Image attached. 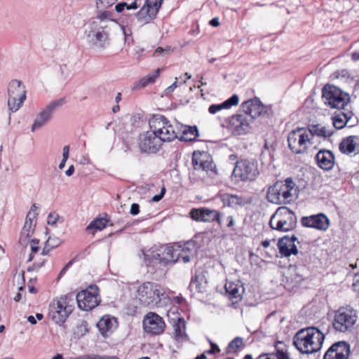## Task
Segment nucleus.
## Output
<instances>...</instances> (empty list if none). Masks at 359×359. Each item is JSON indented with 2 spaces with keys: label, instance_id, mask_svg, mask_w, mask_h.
<instances>
[{
  "label": "nucleus",
  "instance_id": "nucleus-1",
  "mask_svg": "<svg viewBox=\"0 0 359 359\" xmlns=\"http://www.w3.org/2000/svg\"><path fill=\"white\" fill-rule=\"evenodd\" d=\"M123 34L126 39L124 27L113 18V14L108 11H100L97 15L89 22L86 29L87 41L90 47L97 52L107 48L112 37Z\"/></svg>",
  "mask_w": 359,
  "mask_h": 359
},
{
  "label": "nucleus",
  "instance_id": "nucleus-2",
  "mask_svg": "<svg viewBox=\"0 0 359 359\" xmlns=\"http://www.w3.org/2000/svg\"><path fill=\"white\" fill-rule=\"evenodd\" d=\"M137 298L142 305L150 309L162 308L170 302V297L166 289L153 282H145L137 290Z\"/></svg>",
  "mask_w": 359,
  "mask_h": 359
},
{
  "label": "nucleus",
  "instance_id": "nucleus-3",
  "mask_svg": "<svg viewBox=\"0 0 359 359\" xmlns=\"http://www.w3.org/2000/svg\"><path fill=\"white\" fill-rule=\"evenodd\" d=\"M324 334L315 327L299 330L293 338L294 346L302 353L310 354L318 351L323 344Z\"/></svg>",
  "mask_w": 359,
  "mask_h": 359
},
{
  "label": "nucleus",
  "instance_id": "nucleus-4",
  "mask_svg": "<svg viewBox=\"0 0 359 359\" xmlns=\"http://www.w3.org/2000/svg\"><path fill=\"white\" fill-rule=\"evenodd\" d=\"M295 184L291 178L285 182H278L270 187L267 191V199L274 204H284L293 200Z\"/></svg>",
  "mask_w": 359,
  "mask_h": 359
},
{
  "label": "nucleus",
  "instance_id": "nucleus-5",
  "mask_svg": "<svg viewBox=\"0 0 359 359\" xmlns=\"http://www.w3.org/2000/svg\"><path fill=\"white\" fill-rule=\"evenodd\" d=\"M288 147L296 154L306 153L312 147H316L315 142L307 128H299L291 131L287 136Z\"/></svg>",
  "mask_w": 359,
  "mask_h": 359
},
{
  "label": "nucleus",
  "instance_id": "nucleus-6",
  "mask_svg": "<svg viewBox=\"0 0 359 359\" xmlns=\"http://www.w3.org/2000/svg\"><path fill=\"white\" fill-rule=\"evenodd\" d=\"M73 309V299L67 295H62L51 302L48 316L55 323L60 325L66 320Z\"/></svg>",
  "mask_w": 359,
  "mask_h": 359
},
{
  "label": "nucleus",
  "instance_id": "nucleus-7",
  "mask_svg": "<svg viewBox=\"0 0 359 359\" xmlns=\"http://www.w3.org/2000/svg\"><path fill=\"white\" fill-rule=\"evenodd\" d=\"M269 224L271 229L279 231L293 230L297 224L294 213L287 207H280L271 216Z\"/></svg>",
  "mask_w": 359,
  "mask_h": 359
},
{
  "label": "nucleus",
  "instance_id": "nucleus-8",
  "mask_svg": "<svg viewBox=\"0 0 359 359\" xmlns=\"http://www.w3.org/2000/svg\"><path fill=\"white\" fill-rule=\"evenodd\" d=\"M150 128L161 142H171L177 137V133L170 121L162 115L154 116L149 122Z\"/></svg>",
  "mask_w": 359,
  "mask_h": 359
},
{
  "label": "nucleus",
  "instance_id": "nucleus-9",
  "mask_svg": "<svg viewBox=\"0 0 359 359\" xmlns=\"http://www.w3.org/2000/svg\"><path fill=\"white\" fill-rule=\"evenodd\" d=\"M323 99L327 106L337 109H345L350 102L348 93L332 85H327L323 88Z\"/></svg>",
  "mask_w": 359,
  "mask_h": 359
},
{
  "label": "nucleus",
  "instance_id": "nucleus-10",
  "mask_svg": "<svg viewBox=\"0 0 359 359\" xmlns=\"http://www.w3.org/2000/svg\"><path fill=\"white\" fill-rule=\"evenodd\" d=\"M259 175L258 164L255 160L238 161L231 174L233 180L243 182L254 180Z\"/></svg>",
  "mask_w": 359,
  "mask_h": 359
},
{
  "label": "nucleus",
  "instance_id": "nucleus-11",
  "mask_svg": "<svg viewBox=\"0 0 359 359\" xmlns=\"http://www.w3.org/2000/svg\"><path fill=\"white\" fill-rule=\"evenodd\" d=\"M358 319L357 311L351 306L342 307L337 310L333 322L334 328L341 332L351 330Z\"/></svg>",
  "mask_w": 359,
  "mask_h": 359
},
{
  "label": "nucleus",
  "instance_id": "nucleus-12",
  "mask_svg": "<svg viewBox=\"0 0 359 359\" xmlns=\"http://www.w3.org/2000/svg\"><path fill=\"white\" fill-rule=\"evenodd\" d=\"M26 99L25 86L17 79L12 80L8 88V107L11 112L17 111Z\"/></svg>",
  "mask_w": 359,
  "mask_h": 359
},
{
  "label": "nucleus",
  "instance_id": "nucleus-13",
  "mask_svg": "<svg viewBox=\"0 0 359 359\" xmlns=\"http://www.w3.org/2000/svg\"><path fill=\"white\" fill-rule=\"evenodd\" d=\"M252 124L251 118L241 112L230 117L227 129L233 136L239 137L249 134Z\"/></svg>",
  "mask_w": 359,
  "mask_h": 359
},
{
  "label": "nucleus",
  "instance_id": "nucleus-14",
  "mask_svg": "<svg viewBox=\"0 0 359 359\" xmlns=\"http://www.w3.org/2000/svg\"><path fill=\"white\" fill-rule=\"evenodd\" d=\"M78 306L83 311H89L96 307L100 298L98 287L96 285H90L87 289L79 292L76 294Z\"/></svg>",
  "mask_w": 359,
  "mask_h": 359
},
{
  "label": "nucleus",
  "instance_id": "nucleus-15",
  "mask_svg": "<svg viewBox=\"0 0 359 359\" xmlns=\"http://www.w3.org/2000/svg\"><path fill=\"white\" fill-rule=\"evenodd\" d=\"M163 0H145L140 10L136 13L137 22L141 25L149 23L156 18Z\"/></svg>",
  "mask_w": 359,
  "mask_h": 359
},
{
  "label": "nucleus",
  "instance_id": "nucleus-16",
  "mask_svg": "<svg viewBox=\"0 0 359 359\" xmlns=\"http://www.w3.org/2000/svg\"><path fill=\"white\" fill-rule=\"evenodd\" d=\"M65 103V100L64 98H61L57 100H54L50 102L45 109H43L39 114L36 116L32 126L31 128V130L34 132L35 130L39 129L46 123H48L52 118L53 114L55 110L62 107Z\"/></svg>",
  "mask_w": 359,
  "mask_h": 359
},
{
  "label": "nucleus",
  "instance_id": "nucleus-17",
  "mask_svg": "<svg viewBox=\"0 0 359 359\" xmlns=\"http://www.w3.org/2000/svg\"><path fill=\"white\" fill-rule=\"evenodd\" d=\"M137 144L142 152L155 153L159 150L162 142L151 129L139 135Z\"/></svg>",
  "mask_w": 359,
  "mask_h": 359
},
{
  "label": "nucleus",
  "instance_id": "nucleus-18",
  "mask_svg": "<svg viewBox=\"0 0 359 359\" xmlns=\"http://www.w3.org/2000/svg\"><path fill=\"white\" fill-rule=\"evenodd\" d=\"M144 331L150 334L158 335L163 332L165 323L162 317L154 312L148 313L143 319Z\"/></svg>",
  "mask_w": 359,
  "mask_h": 359
},
{
  "label": "nucleus",
  "instance_id": "nucleus-19",
  "mask_svg": "<svg viewBox=\"0 0 359 359\" xmlns=\"http://www.w3.org/2000/svg\"><path fill=\"white\" fill-rule=\"evenodd\" d=\"M39 206L33 204L27 215L26 221L22 228L20 241L25 243L28 238L32 235L36 224Z\"/></svg>",
  "mask_w": 359,
  "mask_h": 359
},
{
  "label": "nucleus",
  "instance_id": "nucleus-20",
  "mask_svg": "<svg viewBox=\"0 0 359 359\" xmlns=\"http://www.w3.org/2000/svg\"><path fill=\"white\" fill-rule=\"evenodd\" d=\"M302 226L319 231H326L330 226V220L323 213L303 217L301 219Z\"/></svg>",
  "mask_w": 359,
  "mask_h": 359
},
{
  "label": "nucleus",
  "instance_id": "nucleus-21",
  "mask_svg": "<svg viewBox=\"0 0 359 359\" xmlns=\"http://www.w3.org/2000/svg\"><path fill=\"white\" fill-rule=\"evenodd\" d=\"M190 217L197 222H210L216 220L219 224H222L221 214L215 210L205 208H193L190 211Z\"/></svg>",
  "mask_w": 359,
  "mask_h": 359
},
{
  "label": "nucleus",
  "instance_id": "nucleus-22",
  "mask_svg": "<svg viewBox=\"0 0 359 359\" xmlns=\"http://www.w3.org/2000/svg\"><path fill=\"white\" fill-rule=\"evenodd\" d=\"M349 354V345L345 341H338L327 350L323 359H348Z\"/></svg>",
  "mask_w": 359,
  "mask_h": 359
},
{
  "label": "nucleus",
  "instance_id": "nucleus-23",
  "mask_svg": "<svg viewBox=\"0 0 359 359\" xmlns=\"http://www.w3.org/2000/svg\"><path fill=\"white\" fill-rule=\"evenodd\" d=\"M241 111L243 114L249 116L253 123L255 118L266 112V107L258 99H252L242 104Z\"/></svg>",
  "mask_w": 359,
  "mask_h": 359
},
{
  "label": "nucleus",
  "instance_id": "nucleus-24",
  "mask_svg": "<svg viewBox=\"0 0 359 359\" xmlns=\"http://www.w3.org/2000/svg\"><path fill=\"white\" fill-rule=\"evenodd\" d=\"M175 255L177 262L187 263L194 257L196 253V245L194 242H187L184 245H175Z\"/></svg>",
  "mask_w": 359,
  "mask_h": 359
},
{
  "label": "nucleus",
  "instance_id": "nucleus-25",
  "mask_svg": "<svg viewBox=\"0 0 359 359\" xmlns=\"http://www.w3.org/2000/svg\"><path fill=\"white\" fill-rule=\"evenodd\" d=\"M295 236H285L280 238L278 243V248L282 256L290 257L298 253L297 247L295 245L297 241Z\"/></svg>",
  "mask_w": 359,
  "mask_h": 359
},
{
  "label": "nucleus",
  "instance_id": "nucleus-26",
  "mask_svg": "<svg viewBox=\"0 0 359 359\" xmlns=\"http://www.w3.org/2000/svg\"><path fill=\"white\" fill-rule=\"evenodd\" d=\"M192 163L196 170H203L206 172H214L215 168L212 161L205 154H194Z\"/></svg>",
  "mask_w": 359,
  "mask_h": 359
},
{
  "label": "nucleus",
  "instance_id": "nucleus-27",
  "mask_svg": "<svg viewBox=\"0 0 359 359\" xmlns=\"http://www.w3.org/2000/svg\"><path fill=\"white\" fill-rule=\"evenodd\" d=\"M97 326L101 334L106 337L116 329L118 324L115 318L106 315L98 321Z\"/></svg>",
  "mask_w": 359,
  "mask_h": 359
},
{
  "label": "nucleus",
  "instance_id": "nucleus-28",
  "mask_svg": "<svg viewBox=\"0 0 359 359\" xmlns=\"http://www.w3.org/2000/svg\"><path fill=\"white\" fill-rule=\"evenodd\" d=\"M318 165L325 170H331L334 165V156L330 150H320L316 156Z\"/></svg>",
  "mask_w": 359,
  "mask_h": 359
},
{
  "label": "nucleus",
  "instance_id": "nucleus-29",
  "mask_svg": "<svg viewBox=\"0 0 359 359\" xmlns=\"http://www.w3.org/2000/svg\"><path fill=\"white\" fill-rule=\"evenodd\" d=\"M175 245L173 246H167L164 248L162 254L156 253L152 255V259L158 260L159 262L167 264L169 263L174 264L177 262L175 255Z\"/></svg>",
  "mask_w": 359,
  "mask_h": 359
},
{
  "label": "nucleus",
  "instance_id": "nucleus-30",
  "mask_svg": "<svg viewBox=\"0 0 359 359\" xmlns=\"http://www.w3.org/2000/svg\"><path fill=\"white\" fill-rule=\"evenodd\" d=\"M239 103V97L234 94L231 97L225 100L221 104H211L208 108V112L211 114H215L223 109H230L233 107H236Z\"/></svg>",
  "mask_w": 359,
  "mask_h": 359
},
{
  "label": "nucleus",
  "instance_id": "nucleus-31",
  "mask_svg": "<svg viewBox=\"0 0 359 359\" xmlns=\"http://www.w3.org/2000/svg\"><path fill=\"white\" fill-rule=\"evenodd\" d=\"M358 137L357 136H349L344 139L339 144V150L341 153L350 155L355 154V149L358 145Z\"/></svg>",
  "mask_w": 359,
  "mask_h": 359
},
{
  "label": "nucleus",
  "instance_id": "nucleus-32",
  "mask_svg": "<svg viewBox=\"0 0 359 359\" xmlns=\"http://www.w3.org/2000/svg\"><path fill=\"white\" fill-rule=\"evenodd\" d=\"M307 130L311 135V140L313 141L316 136L326 138L330 137L334 133L332 129L320 124L311 126Z\"/></svg>",
  "mask_w": 359,
  "mask_h": 359
},
{
  "label": "nucleus",
  "instance_id": "nucleus-33",
  "mask_svg": "<svg viewBox=\"0 0 359 359\" xmlns=\"http://www.w3.org/2000/svg\"><path fill=\"white\" fill-rule=\"evenodd\" d=\"M351 118V111H341L332 117L333 126L337 129H341L346 126Z\"/></svg>",
  "mask_w": 359,
  "mask_h": 359
},
{
  "label": "nucleus",
  "instance_id": "nucleus-34",
  "mask_svg": "<svg viewBox=\"0 0 359 359\" xmlns=\"http://www.w3.org/2000/svg\"><path fill=\"white\" fill-rule=\"evenodd\" d=\"M225 290L230 297L238 298L241 296L243 288L241 283L237 280L236 282L226 281L225 284Z\"/></svg>",
  "mask_w": 359,
  "mask_h": 359
},
{
  "label": "nucleus",
  "instance_id": "nucleus-35",
  "mask_svg": "<svg viewBox=\"0 0 359 359\" xmlns=\"http://www.w3.org/2000/svg\"><path fill=\"white\" fill-rule=\"evenodd\" d=\"M174 337L177 341H183L187 339L185 321L179 319L174 326Z\"/></svg>",
  "mask_w": 359,
  "mask_h": 359
},
{
  "label": "nucleus",
  "instance_id": "nucleus-36",
  "mask_svg": "<svg viewBox=\"0 0 359 359\" xmlns=\"http://www.w3.org/2000/svg\"><path fill=\"white\" fill-rule=\"evenodd\" d=\"M198 136L197 128L196 126H188L184 129L180 140L182 141L190 142L194 140Z\"/></svg>",
  "mask_w": 359,
  "mask_h": 359
},
{
  "label": "nucleus",
  "instance_id": "nucleus-37",
  "mask_svg": "<svg viewBox=\"0 0 359 359\" xmlns=\"http://www.w3.org/2000/svg\"><path fill=\"white\" fill-rule=\"evenodd\" d=\"M220 198L224 205H225L234 207L241 204V198L236 195L222 194L220 195Z\"/></svg>",
  "mask_w": 359,
  "mask_h": 359
},
{
  "label": "nucleus",
  "instance_id": "nucleus-38",
  "mask_svg": "<svg viewBox=\"0 0 359 359\" xmlns=\"http://www.w3.org/2000/svg\"><path fill=\"white\" fill-rule=\"evenodd\" d=\"M60 243H61V241L57 237H55V236L50 237V236L47 239V241L45 243V245L42 250L41 254L43 255H47L52 249L60 245Z\"/></svg>",
  "mask_w": 359,
  "mask_h": 359
},
{
  "label": "nucleus",
  "instance_id": "nucleus-39",
  "mask_svg": "<svg viewBox=\"0 0 359 359\" xmlns=\"http://www.w3.org/2000/svg\"><path fill=\"white\" fill-rule=\"evenodd\" d=\"M282 345H283L282 342H278L276 346V353L266 354V357H271L273 359H290L287 351L280 347Z\"/></svg>",
  "mask_w": 359,
  "mask_h": 359
},
{
  "label": "nucleus",
  "instance_id": "nucleus-40",
  "mask_svg": "<svg viewBox=\"0 0 359 359\" xmlns=\"http://www.w3.org/2000/svg\"><path fill=\"white\" fill-rule=\"evenodd\" d=\"M107 219L104 218H97L90 222V224L88 226L87 229H95L101 231L106 227Z\"/></svg>",
  "mask_w": 359,
  "mask_h": 359
},
{
  "label": "nucleus",
  "instance_id": "nucleus-41",
  "mask_svg": "<svg viewBox=\"0 0 359 359\" xmlns=\"http://www.w3.org/2000/svg\"><path fill=\"white\" fill-rule=\"evenodd\" d=\"M160 69H157L154 72L147 75L140 81V84L144 87L148 84L154 83L159 76Z\"/></svg>",
  "mask_w": 359,
  "mask_h": 359
},
{
  "label": "nucleus",
  "instance_id": "nucleus-42",
  "mask_svg": "<svg viewBox=\"0 0 359 359\" xmlns=\"http://www.w3.org/2000/svg\"><path fill=\"white\" fill-rule=\"evenodd\" d=\"M292 273H293V278L296 282H300L303 280V277L304 276L305 268L303 266L296 267L293 266L290 268Z\"/></svg>",
  "mask_w": 359,
  "mask_h": 359
},
{
  "label": "nucleus",
  "instance_id": "nucleus-43",
  "mask_svg": "<svg viewBox=\"0 0 359 359\" xmlns=\"http://www.w3.org/2000/svg\"><path fill=\"white\" fill-rule=\"evenodd\" d=\"M243 344V339L241 337H236L233 339L228 346L229 351H236Z\"/></svg>",
  "mask_w": 359,
  "mask_h": 359
},
{
  "label": "nucleus",
  "instance_id": "nucleus-44",
  "mask_svg": "<svg viewBox=\"0 0 359 359\" xmlns=\"http://www.w3.org/2000/svg\"><path fill=\"white\" fill-rule=\"evenodd\" d=\"M118 0H96L95 4L99 9H107L114 5Z\"/></svg>",
  "mask_w": 359,
  "mask_h": 359
},
{
  "label": "nucleus",
  "instance_id": "nucleus-45",
  "mask_svg": "<svg viewBox=\"0 0 359 359\" xmlns=\"http://www.w3.org/2000/svg\"><path fill=\"white\" fill-rule=\"evenodd\" d=\"M182 84L181 81H178V78H175V81L168 88H166L164 90V95L165 96L170 95L172 92L178 87Z\"/></svg>",
  "mask_w": 359,
  "mask_h": 359
},
{
  "label": "nucleus",
  "instance_id": "nucleus-46",
  "mask_svg": "<svg viewBox=\"0 0 359 359\" xmlns=\"http://www.w3.org/2000/svg\"><path fill=\"white\" fill-rule=\"evenodd\" d=\"M60 219V215L57 212H50L48 215L47 223L49 225H55L56 223Z\"/></svg>",
  "mask_w": 359,
  "mask_h": 359
},
{
  "label": "nucleus",
  "instance_id": "nucleus-47",
  "mask_svg": "<svg viewBox=\"0 0 359 359\" xmlns=\"http://www.w3.org/2000/svg\"><path fill=\"white\" fill-rule=\"evenodd\" d=\"M170 51V48H161V47H158V48L156 49V50L154 51V57H158V56H163L167 53H168Z\"/></svg>",
  "mask_w": 359,
  "mask_h": 359
},
{
  "label": "nucleus",
  "instance_id": "nucleus-48",
  "mask_svg": "<svg viewBox=\"0 0 359 359\" xmlns=\"http://www.w3.org/2000/svg\"><path fill=\"white\" fill-rule=\"evenodd\" d=\"M140 212V206L137 203H133L130 207V213L132 215H137Z\"/></svg>",
  "mask_w": 359,
  "mask_h": 359
},
{
  "label": "nucleus",
  "instance_id": "nucleus-49",
  "mask_svg": "<svg viewBox=\"0 0 359 359\" xmlns=\"http://www.w3.org/2000/svg\"><path fill=\"white\" fill-rule=\"evenodd\" d=\"M127 3L126 2H121L118 3L115 6V11L118 13H121L125 8H126Z\"/></svg>",
  "mask_w": 359,
  "mask_h": 359
},
{
  "label": "nucleus",
  "instance_id": "nucleus-50",
  "mask_svg": "<svg viewBox=\"0 0 359 359\" xmlns=\"http://www.w3.org/2000/svg\"><path fill=\"white\" fill-rule=\"evenodd\" d=\"M39 241L37 240L33 239L30 241V248L32 252H37Z\"/></svg>",
  "mask_w": 359,
  "mask_h": 359
},
{
  "label": "nucleus",
  "instance_id": "nucleus-51",
  "mask_svg": "<svg viewBox=\"0 0 359 359\" xmlns=\"http://www.w3.org/2000/svg\"><path fill=\"white\" fill-rule=\"evenodd\" d=\"M69 156V147L66 145L62 149V159L67 161Z\"/></svg>",
  "mask_w": 359,
  "mask_h": 359
},
{
  "label": "nucleus",
  "instance_id": "nucleus-52",
  "mask_svg": "<svg viewBox=\"0 0 359 359\" xmlns=\"http://www.w3.org/2000/svg\"><path fill=\"white\" fill-rule=\"evenodd\" d=\"M138 8V4H137V1H134L132 4H127V6H126V9L128 10H135V9H137Z\"/></svg>",
  "mask_w": 359,
  "mask_h": 359
},
{
  "label": "nucleus",
  "instance_id": "nucleus-53",
  "mask_svg": "<svg viewBox=\"0 0 359 359\" xmlns=\"http://www.w3.org/2000/svg\"><path fill=\"white\" fill-rule=\"evenodd\" d=\"M226 221H227L226 226L228 227H231V226H234L235 222H234V219L232 216H229L226 218Z\"/></svg>",
  "mask_w": 359,
  "mask_h": 359
},
{
  "label": "nucleus",
  "instance_id": "nucleus-54",
  "mask_svg": "<svg viewBox=\"0 0 359 359\" xmlns=\"http://www.w3.org/2000/svg\"><path fill=\"white\" fill-rule=\"evenodd\" d=\"M74 172V166L71 165L69 168L65 171V175L68 177L72 176Z\"/></svg>",
  "mask_w": 359,
  "mask_h": 359
},
{
  "label": "nucleus",
  "instance_id": "nucleus-55",
  "mask_svg": "<svg viewBox=\"0 0 359 359\" xmlns=\"http://www.w3.org/2000/svg\"><path fill=\"white\" fill-rule=\"evenodd\" d=\"M163 194H164V189H163V190L161 191V193L160 194L155 195V196L152 198V201H155V202L159 201L162 198V197H163Z\"/></svg>",
  "mask_w": 359,
  "mask_h": 359
},
{
  "label": "nucleus",
  "instance_id": "nucleus-56",
  "mask_svg": "<svg viewBox=\"0 0 359 359\" xmlns=\"http://www.w3.org/2000/svg\"><path fill=\"white\" fill-rule=\"evenodd\" d=\"M210 24L213 27H217L219 25V19L215 18L210 21Z\"/></svg>",
  "mask_w": 359,
  "mask_h": 359
},
{
  "label": "nucleus",
  "instance_id": "nucleus-57",
  "mask_svg": "<svg viewBox=\"0 0 359 359\" xmlns=\"http://www.w3.org/2000/svg\"><path fill=\"white\" fill-rule=\"evenodd\" d=\"M93 359H117L116 356H96Z\"/></svg>",
  "mask_w": 359,
  "mask_h": 359
},
{
  "label": "nucleus",
  "instance_id": "nucleus-58",
  "mask_svg": "<svg viewBox=\"0 0 359 359\" xmlns=\"http://www.w3.org/2000/svg\"><path fill=\"white\" fill-rule=\"evenodd\" d=\"M81 163L83 164V165L90 164V158L88 157L83 156Z\"/></svg>",
  "mask_w": 359,
  "mask_h": 359
},
{
  "label": "nucleus",
  "instance_id": "nucleus-59",
  "mask_svg": "<svg viewBox=\"0 0 359 359\" xmlns=\"http://www.w3.org/2000/svg\"><path fill=\"white\" fill-rule=\"evenodd\" d=\"M197 279H198V277L197 276H195L191 281V283H190V286L191 287H194V286L196 287H197Z\"/></svg>",
  "mask_w": 359,
  "mask_h": 359
},
{
  "label": "nucleus",
  "instance_id": "nucleus-60",
  "mask_svg": "<svg viewBox=\"0 0 359 359\" xmlns=\"http://www.w3.org/2000/svg\"><path fill=\"white\" fill-rule=\"evenodd\" d=\"M27 320L32 325H34L36 323V320L35 319V318L33 316H29L28 318H27Z\"/></svg>",
  "mask_w": 359,
  "mask_h": 359
},
{
  "label": "nucleus",
  "instance_id": "nucleus-61",
  "mask_svg": "<svg viewBox=\"0 0 359 359\" xmlns=\"http://www.w3.org/2000/svg\"><path fill=\"white\" fill-rule=\"evenodd\" d=\"M211 349L208 351L209 353H213L215 352V348H216L217 351H219V348L214 344L211 343Z\"/></svg>",
  "mask_w": 359,
  "mask_h": 359
},
{
  "label": "nucleus",
  "instance_id": "nucleus-62",
  "mask_svg": "<svg viewBox=\"0 0 359 359\" xmlns=\"http://www.w3.org/2000/svg\"><path fill=\"white\" fill-rule=\"evenodd\" d=\"M351 57H352V60H354V61H357L359 60V53L355 52V53H352V55H351Z\"/></svg>",
  "mask_w": 359,
  "mask_h": 359
},
{
  "label": "nucleus",
  "instance_id": "nucleus-63",
  "mask_svg": "<svg viewBox=\"0 0 359 359\" xmlns=\"http://www.w3.org/2000/svg\"><path fill=\"white\" fill-rule=\"evenodd\" d=\"M66 161H67V160L62 159L61 162L60 163V164L58 165V168L60 170H62L65 168Z\"/></svg>",
  "mask_w": 359,
  "mask_h": 359
},
{
  "label": "nucleus",
  "instance_id": "nucleus-64",
  "mask_svg": "<svg viewBox=\"0 0 359 359\" xmlns=\"http://www.w3.org/2000/svg\"><path fill=\"white\" fill-rule=\"evenodd\" d=\"M22 299V294L20 292H18L15 297H14V300L15 302H19Z\"/></svg>",
  "mask_w": 359,
  "mask_h": 359
}]
</instances>
